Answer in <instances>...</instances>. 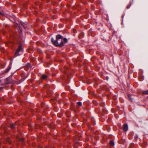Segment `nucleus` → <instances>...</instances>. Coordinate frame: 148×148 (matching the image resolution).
Returning a JSON list of instances; mask_svg holds the SVG:
<instances>
[{
    "label": "nucleus",
    "instance_id": "16",
    "mask_svg": "<svg viewBox=\"0 0 148 148\" xmlns=\"http://www.w3.org/2000/svg\"><path fill=\"white\" fill-rule=\"evenodd\" d=\"M1 82V80H0V83Z\"/></svg>",
    "mask_w": 148,
    "mask_h": 148
},
{
    "label": "nucleus",
    "instance_id": "12",
    "mask_svg": "<svg viewBox=\"0 0 148 148\" xmlns=\"http://www.w3.org/2000/svg\"><path fill=\"white\" fill-rule=\"evenodd\" d=\"M132 4V3H130V4H129L128 6H127V9H129L130 8V6H131Z\"/></svg>",
    "mask_w": 148,
    "mask_h": 148
},
{
    "label": "nucleus",
    "instance_id": "7",
    "mask_svg": "<svg viewBox=\"0 0 148 148\" xmlns=\"http://www.w3.org/2000/svg\"><path fill=\"white\" fill-rule=\"evenodd\" d=\"M11 67L10 66H9L7 68V69L6 70V72L7 73L10 70Z\"/></svg>",
    "mask_w": 148,
    "mask_h": 148
},
{
    "label": "nucleus",
    "instance_id": "10",
    "mask_svg": "<svg viewBox=\"0 0 148 148\" xmlns=\"http://www.w3.org/2000/svg\"><path fill=\"white\" fill-rule=\"evenodd\" d=\"M77 104L79 106H81L82 105V103L80 101L77 102Z\"/></svg>",
    "mask_w": 148,
    "mask_h": 148
},
{
    "label": "nucleus",
    "instance_id": "13",
    "mask_svg": "<svg viewBox=\"0 0 148 148\" xmlns=\"http://www.w3.org/2000/svg\"><path fill=\"white\" fill-rule=\"evenodd\" d=\"M11 127L12 128H14L15 127V126L13 124H12L11 125Z\"/></svg>",
    "mask_w": 148,
    "mask_h": 148
},
{
    "label": "nucleus",
    "instance_id": "9",
    "mask_svg": "<svg viewBox=\"0 0 148 148\" xmlns=\"http://www.w3.org/2000/svg\"><path fill=\"white\" fill-rule=\"evenodd\" d=\"M26 66L28 67L29 68H31V65L29 63H28L26 65Z\"/></svg>",
    "mask_w": 148,
    "mask_h": 148
},
{
    "label": "nucleus",
    "instance_id": "8",
    "mask_svg": "<svg viewBox=\"0 0 148 148\" xmlns=\"http://www.w3.org/2000/svg\"><path fill=\"white\" fill-rule=\"evenodd\" d=\"M6 44L8 46H9L10 45L11 46L12 45V43L10 42H8L6 43Z\"/></svg>",
    "mask_w": 148,
    "mask_h": 148
},
{
    "label": "nucleus",
    "instance_id": "2",
    "mask_svg": "<svg viewBox=\"0 0 148 148\" xmlns=\"http://www.w3.org/2000/svg\"><path fill=\"white\" fill-rule=\"evenodd\" d=\"M23 51V48L22 47V45H20L18 46V48L15 52V55L16 56L19 55L20 54L19 53L22 52Z\"/></svg>",
    "mask_w": 148,
    "mask_h": 148
},
{
    "label": "nucleus",
    "instance_id": "1",
    "mask_svg": "<svg viewBox=\"0 0 148 148\" xmlns=\"http://www.w3.org/2000/svg\"><path fill=\"white\" fill-rule=\"evenodd\" d=\"M51 42L55 46L61 47L67 43L68 39L66 38H64L62 35L58 34L56 36V40L51 38Z\"/></svg>",
    "mask_w": 148,
    "mask_h": 148
},
{
    "label": "nucleus",
    "instance_id": "14",
    "mask_svg": "<svg viewBox=\"0 0 148 148\" xmlns=\"http://www.w3.org/2000/svg\"><path fill=\"white\" fill-rule=\"evenodd\" d=\"M3 15V13L0 11V15Z\"/></svg>",
    "mask_w": 148,
    "mask_h": 148
},
{
    "label": "nucleus",
    "instance_id": "6",
    "mask_svg": "<svg viewBox=\"0 0 148 148\" xmlns=\"http://www.w3.org/2000/svg\"><path fill=\"white\" fill-rule=\"evenodd\" d=\"M142 94L143 95H148V90H143L142 92Z\"/></svg>",
    "mask_w": 148,
    "mask_h": 148
},
{
    "label": "nucleus",
    "instance_id": "15",
    "mask_svg": "<svg viewBox=\"0 0 148 148\" xmlns=\"http://www.w3.org/2000/svg\"><path fill=\"white\" fill-rule=\"evenodd\" d=\"M23 27H24L25 29L26 28V27H25V26H23Z\"/></svg>",
    "mask_w": 148,
    "mask_h": 148
},
{
    "label": "nucleus",
    "instance_id": "3",
    "mask_svg": "<svg viewBox=\"0 0 148 148\" xmlns=\"http://www.w3.org/2000/svg\"><path fill=\"white\" fill-rule=\"evenodd\" d=\"M48 78V76L45 74H42L41 76V79L43 80H47Z\"/></svg>",
    "mask_w": 148,
    "mask_h": 148
},
{
    "label": "nucleus",
    "instance_id": "4",
    "mask_svg": "<svg viewBox=\"0 0 148 148\" xmlns=\"http://www.w3.org/2000/svg\"><path fill=\"white\" fill-rule=\"evenodd\" d=\"M128 129V126L127 124H124L123 125V129L125 131H127Z\"/></svg>",
    "mask_w": 148,
    "mask_h": 148
},
{
    "label": "nucleus",
    "instance_id": "11",
    "mask_svg": "<svg viewBox=\"0 0 148 148\" xmlns=\"http://www.w3.org/2000/svg\"><path fill=\"white\" fill-rule=\"evenodd\" d=\"M128 97L129 99L131 101H132V99L131 97V95H128Z\"/></svg>",
    "mask_w": 148,
    "mask_h": 148
},
{
    "label": "nucleus",
    "instance_id": "5",
    "mask_svg": "<svg viewBox=\"0 0 148 148\" xmlns=\"http://www.w3.org/2000/svg\"><path fill=\"white\" fill-rule=\"evenodd\" d=\"M110 144L111 146H113L114 145V141L113 140H111L110 142Z\"/></svg>",
    "mask_w": 148,
    "mask_h": 148
}]
</instances>
